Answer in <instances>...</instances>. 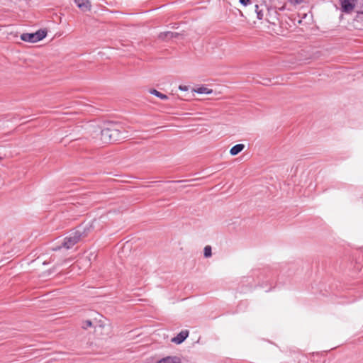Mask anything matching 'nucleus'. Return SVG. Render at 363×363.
I'll return each instance as SVG.
<instances>
[{"label": "nucleus", "mask_w": 363, "mask_h": 363, "mask_svg": "<svg viewBox=\"0 0 363 363\" xmlns=\"http://www.w3.org/2000/svg\"><path fill=\"white\" fill-rule=\"evenodd\" d=\"M179 89L182 91H187L188 90V87L186 86H182V85H180L179 86Z\"/></svg>", "instance_id": "dca6fc26"}, {"label": "nucleus", "mask_w": 363, "mask_h": 363, "mask_svg": "<svg viewBox=\"0 0 363 363\" xmlns=\"http://www.w3.org/2000/svg\"><path fill=\"white\" fill-rule=\"evenodd\" d=\"M2 158L0 157V162L1 161Z\"/></svg>", "instance_id": "a211bd4d"}, {"label": "nucleus", "mask_w": 363, "mask_h": 363, "mask_svg": "<svg viewBox=\"0 0 363 363\" xmlns=\"http://www.w3.org/2000/svg\"><path fill=\"white\" fill-rule=\"evenodd\" d=\"M203 255H204L205 257H211L212 252H211V247L210 245H206L204 247Z\"/></svg>", "instance_id": "f8f14e48"}, {"label": "nucleus", "mask_w": 363, "mask_h": 363, "mask_svg": "<svg viewBox=\"0 0 363 363\" xmlns=\"http://www.w3.org/2000/svg\"><path fill=\"white\" fill-rule=\"evenodd\" d=\"M189 336L188 330H182L181 331L176 337L172 339V342L175 344H181L184 342L187 337Z\"/></svg>", "instance_id": "39448f33"}, {"label": "nucleus", "mask_w": 363, "mask_h": 363, "mask_svg": "<svg viewBox=\"0 0 363 363\" xmlns=\"http://www.w3.org/2000/svg\"><path fill=\"white\" fill-rule=\"evenodd\" d=\"M47 32L45 30H38L32 33H23L21 39L26 42L36 43L45 38Z\"/></svg>", "instance_id": "f257e3e1"}, {"label": "nucleus", "mask_w": 363, "mask_h": 363, "mask_svg": "<svg viewBox=\"0 0 363 363\" xmlns=\"http://www.w3.org/2000/svg\"><path fill=\"white\" fill-rule=\"evenodd\" d=\"M194 91L198 93V94H210L213 92V90L211 89H208L205 86L199 87L197 89H193Z\"/></svg>", "instance_id": "9d476101"}, {"label": "nucleus", "mask_w": 363, "mask_h": 363, "mask_svg": "<svg viewBox=\"0 0 363 363\" xmlns=\"http://www.w3.org/2000/svg\"><path fill=\"white\" fill-rule=\"evenodd\" d=\"M239 1L241 4H242L245 6L250 5L252 3L251 0H240Z\"/></svg>", "instance_id": "4468645a"}, {"label": "nucleus", "mask_w": 363, "mask_h": 363, "mask_svg": "<svg viewBox=\"0 0 363 363\" xmlns=\"http://www.w3.org/2000/svg\"><path fill=\"white\" fill-rule=\"evenodd\" d=\"M255 12L257 13V17L258 19L261 20L264 17V6H258V5H255Z\"/></svg>", "instance_id": "9b49d317"}, {"label": "nucleus", "mask_w": 363, "mask_h": 363, "mask_svg": "<svg viewBox=\"0 0 363 363\" xmlns=\"http://www.w3.org/2000/svg\"><path fill=\"white\" fill-rule=\"evenodd\" d=\"M75 4L84 11H86L90 9V4L88 0H75Z\"/></svg>", "instance_id": "423d86ee"}, {"label": "nucleus", "mask_w": 363, "mask_h": 363, "mask_svg": "<svg viewBox=\"0 0 363 363\" xmlns=\"http://www.w3.org/2000/svg\"><path fill=\"white\" fill-rule=\"evenodd\" d=\"M165 35H166L167 37H169V38H172V37H173V33H169V32H168V33H167L165 34Z\"/></svg>", "instance_id": "f3484780"}, {"label": "nucleus", "mask_w": 363, "mask_h": 363, "mask_svg": "<svg viewBox=\"0 0 363 363\" xmlns=\"http://www.w3.org/2000/svg\"><path fill=\"white\" fill-rule=\"evenodd\" d=\"M157 363H181V360L176 356H168L159 360Z\"/></svg>", "instance_id": "0eeeda50"}, {"label": "nucleus", "mask_w": 363, "mask_h": 363, "mask_svg": "<svg viewBox=\"0 0 363 363\" xmlns=\"http://www.w3.org/2000/svg\"><path fill=\"white\" fill-rule=\"evenodd\" d=\"M92 326V322L89 320H86L82 323V328L84 329H88L89 328Z\"/></svg>", "instance_id": "ddd939ff"}, {"label": "nucleus", "mask_w": 363, "mask_h": 363, "mask_svg": "<svg viewBox=\"0 0 363 363\" xmlns=\"http://www.w3.org/2000/svg\"><path fill=\"white\" fill-rule=\"evenodd\" d=\"M341 6L343 11L350 13L354 8V0H342Z\"/></svg>", "instance_id": "20e7f679"}, {"label": "nucleus", "mask_w": 363, "mask_h": 363, "mask_svg": "<svg viewBox=\"0 0 363 363\" xmlns=\"http://www.w3.org/2000/svg\"><path fill=\"white\" fill-rule=\"evenodd\" d=\"M82 236V233L77 230L70 233L64 239L62 246L66 249L72 248L75 244H77Z\"/></svg>", "instance_id": "f03ea898"}, {"label": "nucleus", "mask_w": 363, "mask_h": 363, "mask_svg": "<svg viewBox=\"0 0 363 363\" xmlns=\"http://www.w3.org/2000/svg\"><path fill=\"white\" fill-rule=\"evenodd\" d=\"M101 140L105 143L113 142L118 140L119 131L116 129L105 128L101 131Z\"/></svg>", "instance_id": "7ed1b4c3"}, {"label": "nucleus", "mask_w": 363, "mask_h": 363, "mask_svg": "<svg viewBox=\"0 0 363 363\" xmlns=\"http://www.w3.org/2000/svg\"><path fill=\"white\" fill-rule=\"evenodd\" d=\"M245 148V145L243 144H238L231 147L230 150V153L231 155H236L242 151Z\"/></svg>", "instance_id": "6e6552de"}, {"label": "nucleus", "mask_w": 363, "mask_h": 363, "mask_svg": "<svg viewBox=\"0 0 363 363\" xmlns=\"http://www.w3.org/2000/svg\"><path fill=\"white\" fill-rule=\"evenodd\" d=\"M357 4L359 7L360 12L363 13V0H357Z\"/></svg>", "instance_id": "2eb2a0df"}, {"label": "nucleus", "mask_w": 363, "mask_h": 363, "mask_svg": "<svg viewBox=\"0 0 363 363\" xmlns=\"http://www.w3.org/2000/svg\"><path fill=\"white\" fill-rule=\"evenodd\" d=\"M149 92L151 94H153V95L156 96L157 97L160 98L162 100H167V99H168V96L167 95H165V94L158 91L156 89H150Z\"/></svg>", "instance_id": "1a4fd4ad"}]
</instances>
